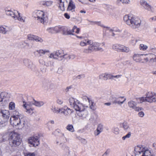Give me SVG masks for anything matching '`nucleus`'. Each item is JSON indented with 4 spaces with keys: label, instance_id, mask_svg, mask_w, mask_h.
I'll list each match as a JSON object with an SVG mask.
<instances>
[{
    "label": "nucleus",
    "instance_id": "aec40b11",
    "mask_svg": "<svg viewBox=\"0 0 156 156\" xmlns=\"http://www.w3.org/2000/svg\"><path fill=\"white\" fill-rule=\"evenodd\" d=\"M0 114L5 119L8 120L10 114L8 110H1L0 111Z\"/></svg>",
    "mask_w": 156,
    "mask_h": 156
},
{
    "label": "nucleus",
    "instance_id": "de8ad7c7",
    "mask_svg": "<svg viewBox=\"0 0 156 156\" xmlns=\"http://www.w3.org/2000/svg\"><path fill=\"white\" fill-rule=\"evenodd\" d=\"M131 135V133L130 132H129L127 135L122 137V140H125L126 138H129L130 137Z\"/></svg>",
    "mask_w": 156,
    "mask_h": 156
},
{
    "label": "nucleus",
    "instance_id": "5701e85b",
    "mask_svg": "<svg viewBox=\"0 0 156 156\" xmlns=\"http://www.w3.org/2000/svg\"><path fill=\"white\" fill-rule=\"evenodd\" d=\"M39 63L42 65H44L47 67L51 66V62L50 61H47L45 62L43 58H40L39 59Z\"/></svg>",
    "mask_w": 156,
    "mask_h": 156
},
{
    "label": "nucleus",
    "instance_id": "69168bd1",
    "mask_svg": "<svg viewBox=\"0 0 156 156\" xmlns=\"http://www.w3.org/2000/svg\"><path fill=\"white\" fill-rule=\"evenodd\" d=\"M57 102L58 104L59 105H61L63 103L61 99H58Z\"/></svg>",
    "mask_w": 156,
    "mask_h": 156
},
{
    "label": "nucleus",
    "instance_id": "a19ab883",
    "mask_svg": "<svg viewBox=\"0 0 156 156\" xmlns=\"http://www.w3.org/2000/svg\"><path fill=\"white\" fill-rule=\"evenodd\" d=\"M15 108V103L11 102H10L9 105V108L10 110H13Z\"/></svg>",
    "mask_w": 156,
    "mask_h": 156
},
{
    "label": "nucleus",
    "instance_id": "6e6552de",
    "mask_svg": "<svg viewBox=\"0 0 156 156\" xmlns=\"http://www.w3.org/2000/svg\"><path fill=\"white\" fill-rule=\"evenodd\" d=\"M69 103L71 105H73L75 110H80V108H82V104L80 103L79 101L76 99L70 98L69 100Z\"/></svg>",
    "mask_w": 156,
    "mask_h": 156
},
{
    "label": "nucleus",
    "instance_id": "dca6fc26",
    "mask_svg": "<svg viewBox=\"0 0 156 156\" xmlns=\"http://www.w3.org/2000/svg\"><path fill=\"white\" fill-rule=\"evenodd\" d=\"M76 6L74 2L72 0H70L67 9V11L69 12H75Z\"/></svg>",
    "mask_w": 156,
    "mask_h": 156
},
{
    "label": "nucleus",
    "instance_id": "72a5a7b5",
    "mask_svg": "<svg viewBox=\"0 0 156 156\" xmlns=\"http://www.w3.org/2000/svg\"><path fill=\"white\" fill-rule=\"evenodd\" d=\"M66 128L68 130L71 132H73L74 131L73 127L72 125H68L66 127Z\"/></svg>",
    "mask_w": 156,
    "mask_h": 156
},
{
    "label": "nucleus",
    "instance_id": "423d86ee",
    "mask_svg": "<svg viewBox=\"0 0 156 156\" xmlns=\"http://www.w3.org/2000/svg\"><path fill=\"white\" fill-rule=\"evenodd\" d=\"M64 53L62 50H57L52 53L50 54L49 58L57 59L59 61L63 60V56Z\"/></svg>",
    "mask_w": 156,
    "mask_h": 156
},
{
    "label": "nucleus",
    "instance_id": "cd10ccee",
    "mask_svg": "<svg viewBox=\"0 0 156 156\" xmlns=\"http://www.w3.org/2000/svg\"><path fill=\"white\" fill-rule=\"evenodd\" d=\"M122 44H114L112 46V48L114 50L120 52Z\"/></svg>",
    "mask_w": 156,
    "mask_h": 156
},
{
    "label": "nucleus",
    "instance_id": "412c9836",
    "mask_svg": "<svg viewBox=\"0 0 156 156\" xmlns=\"http://www.w3.org/2000/svg\"><path fill=\"white\" fill-rule=\"evenodd\" d=\"M112 76L111 74H102L99 75V79H103L104 80H106L108 79L110 80V79H112Z\"/></svg>",
    "mask_w": 156,
    "mask_h": 156
},
{
    "label": "nucleus",
    "instance_id": "864d4df0",
    "mask_svg": "<svg viewBox=\"0 0 156 156\" xmlns=\"http://www.w3.org/2000/svg\"><path fill=\"white\" fill-rule=\"evenodd\" d=\"M150 49L151 51L154 53H156V47H154L151 46L150 47Z\"/></svg>",
    "mask_w": 156,
    "mask_h": 156
},
{
    "label": "nucleus",
    "instance_id": "09e8293b",
    "mask_svg": "<svg viewBox=\"0 0 156 156\" xmlns=\"http://www.w3.org/2000/svg\"><path fill=\"white\" fill-rule=\"evenodd\" d=\"M69 55H68L66 54H64L63 56V60L64 59L69 60Z\"/></svg>",
    "mask_w": 156,
    "mask_h": 156
},
{
    "label": "nucleus",
    "instance_id": "f704fd0d",
    "mask_svg": "<svg viewBox=\"0 0 156 156\" xmlns=\"http://www.w3.org/2000/svg\"><path fill=\"white\" fill-rule=\"evenodd\" d=\"M71 30L72 34H73V33L74 32H75L76 33L78 34L80 31V29L79 28H77L76 26H74L73 27V29Z\"/></svg>",
    "mask_w": 156,
    "mask_h": 156
},
{
    "label": "nucleus",
    "instance_id": "9d476101",
    "mask_svg": "<svg viewBox=\"0 0 156 156\" xmlns=\"http://www.w3.org/2000/svg\"><path fill=\"white\" fill-rule=\"evenodd\" d=\"M22 118L11 117L10 119V123L13 126H19L20 124L21 119Z\"/></svg>",
    "mask_w": 156,
    "mask_h": 156
},
{
    "label": "nucleus",
    "instance_id": "7c9ffc66",
    "mask_svg": "<svg viewBox=\"0 0 156 156\" xmlns=\"http://www.w3.org/2000/svg\"><path fill=\"white\" fill-rule=\"evenodd\" d=\"M6 26H0V33L4 34H6L7 31L6 30Z\"/></svg>",
    "mask_w": 156,
    "mask_h": 156
},
{
    "label": "nucleus",
    "instance_id": "3c124183",
    "mask_svg": "<svg viewBox=\"0 0 156 156\" xmlns=\"http://www.w3.org/2000/svg\"><path fill=\"white\" fill-rule=\"evenodd\" d=\"M114 32H115L116 35L119 34L122 32V30L119 29H115Z\"/></svg>",
    "mask_w": 156,
    "mask_h": 156
},
{
    "label": "nucleus",
    "instance_id": "20e7f679",
    "mask_svg": "<svg viewBox=\"0 0 156 156\" xmlns=\"http://www.w3.org/2000/svg\"><path fill=\"white\" fill-rule=\"evenodd\" d=\"M146 97H141L139 98L138 100L140 101L139 103H142L144 102L147 101L151 103L156 101V94L154 93L149 92L146 94Z\"/></svg>",
    "mask_w": 156,
    "mask_h": 156
},
{
    "label": "nucleus",
    "instance_id": "0eeeda50",
    "mask_svg": "<svg viewBox=\"0 0 156 156\" xmlns=\"http://www.w3.org/2000/svg\"><path fill=\"white\" fill-rule=\"evenodd\" d=\"M34 17L37 18V20L41 23H44L45 21V17L44 12L41 10H36L33 13Z\"/></svg>",
    "mask_w": 156,
    "mask_h": 156
},
{
    "label": "nucleus",
    "instance_id": "393cba45",
    "mask_svg": "<svg viewBox=\"0 0 156 156\" xmlns=\"http://www.w3.org/2000/svg\"><path fill=\"white\" fill-rule=\"evenodd\" d=\"M131 50L128 47L122 45L120 52L128 53Z\"/></svg>",
    "mask_w": 156,
    "mask_h": 156
},
{
    "label": "nucleus",
    "instance_id": "8fccbe9b",
    "mask_svg": "<svg viewBox=\"0 0 156 156\" xmlns=\"http://www.w3.org/2000/svg\"><path fill=\"white\" fill-rule=\"evenodd\" d=\"M52 3V2L51 1H46L45 6L47 7L50 6Z\"/></svg>",
    "mask_w": 156,
    "mask_h": 156
},
{
    "label": "nucleus",
    "instance_id": "a878e982",
    "mask_svg": "<svg viewBox=\"0 0 156 156\" xmlns=\"http://www.w3.org/2000/svg\"><path fill=\"white\" fill-rule=\"evenodd\" d=\"M44 103L42 101H38L35 100H34L33 102H32V104L37 107H40L43 106Z\"/></svg>",
    "mask_w": 156,
    "mask_h": 156
},
{
    "label": "nucleus",
    "instance_id": "13d9d810",
    "mask_svg": "<svg viewBox=\"0 0 156 156\" xmlns=\"http://www.w3.org/2000/svg\"><path fill=\"white\" fill-rule=\"evenodd\" d=\"M85 75L84 74H81L79 75L76 76V78L78 79H80L81 78H84Z\"/></svg>",
    "mask_w": 156,
    "mask_h": 156
},
{
    "label": "nucleus",
    "instance_id": "6ab92c4d",
    "mask_svg": "<svg viewBox=\"0 0 156 156\" xmlns=\"http://www.w3.org/2000/svg\"><path fill=\"white\" fill-rule=\"evenodd\" d=\"M104 127L103 125L101 123L98 124L97 127L96 129L94 132V134L95 136H98L103 130Z\"/></svg>",
    "mask_w": 156,
    "mask_h": 156
},
{
    "label": "nucleus",
    "instance_id": "338daca9",
    "mask_svg": "<svg viewBox=\"0 0 156 156\" xmlns=\"http://www.w3.org/2000/svg\"><path fill=\"white\" fill-rule=\"evenodd\" d=\"M150 61L151 62H156V55L155 56V57L154 58H151Z\"/></svg>",
    "mask_w": 156,
    "mask_h": 156
},
{
    "label": "nucleus",
    "instance_id": "f03ea898",
    "mask_svg": "<svg viewBox=\"0 0 156 156\" xmlns=\"http://www.w3.org/2000/svg\"><path fill=\"white\" fill-rule=\"evenodd\" d=\"M124 20L130 27L134 29L138 28L140 26L141 22L140 19L134 17L132 14L125 15Z\"/></svg>",
    "mask_w": 156,
    "mask_h": 156
},
{
    "label": "nucleus",
    "instance_id": "a18cd8bd",
    "mask_svg": "<svg viewBox=\"0 0 156 156\" xmlns=\"http://www.w3.org/2000/svg\"><path fill=\"white\" fill-rule=\"evenodd\" d=\"M65 110V112H66V113L67 114V115L71 114L73 112V110L68 108H67Z\"/></svg>",
    "mask_w": 156,
    "mask_h": 156
},
{
    "label": "nucleus",
    "instance_id": "e2e57ef3",
    "mask_svg": "<svg viewBox=\"0 0 156 156\" xmlns=\"http://www.w3.org/2000/svg\"><path fill=\"white\" fill-rule=\"evenodd\" d=\"M149 20L151 21H154L156 20V16H154L153 17L150 18Z\"/></svg>",
    "mask_w": 156,
    "mask_h": 156
},
{
    "label": "nucleus",
    "instance_id": "0e129e2a",
    "mask_svg": "<svg viewBox=\"0 0 156 156\" xmlns=\"http://www.w3.org/2000/svg\"><path fill=\"white\" fill-rule=\"evenodd\" d=\"M64 16L67 19H69L70 18V16L69 14H68L67 13H65L64 14Z\"/></svg>",
    "mask_w": 156,
    "mask_h": 156
},
{
    "label": "nucleus",
    "instance_id": "a211bd4d",
    "mask_svg": "<svg viewBox=\"0 0 156 156\" xmlns=\"http://www.w3.org/2000/svg\"><path fill=\"white\" fill-rule=\"evenodd\" d=\"M59 2V8L62 11H64L65 9V6L67 5L68 2L66 0H58Z\"/></svg>",
    "mask_w": 156,
    "mask_h": 156
},
{
    "label": "nucleus",
    "instance_id": "c9c22d12",
    "mask_svg": "<svg viewBox=\"0 0 156 156\" xmlns=\"http://www.w3.org/2000/svg\"><path fill=\"white\" fill-rule=\"evenodd\" d=\"M141 146L140 145H138L135 147L134 150L136 153H139L140 154L141 152H143L141 150Z\"/></svg>",
    "mask_w": 156,
    "mask_h": 156
},
{
    "label": "nucleus",
    "instance_id": "ea45409f",
    "mask_svg": "<svg viewBox=\"0 0 156 156\" xmlns=\"http://www.w3.org/2000/svg\"><path fill=\"white\" fill-rule=\"evenodd\" d=\"M34 40L36 42L40 43H42L43 41V40L41 37L37 36H35Z\"/></svg>",
    "mask_w": 156,
    "mask_h": 156
},
{
    "label": "nucleus",
    "instance_id": "e433bc0d",
    "mask_svg": "<svg viewBox=\"0 0 156 156\" xmlns=\"http://www.w3.org/2000/svg\"><path fill=\"white\" fill-rule=\"evenodd\" d=\"M148 47L146 44H140L139 45V48L140 50L143 51L146 50L147 48Z\"/></svg>",
    "mask_w": 156,
    "mask_h": 156
},
{
    "label": "nucleus",
    "instance_id": "49530a36",
    "mask_svg": "<svg viewBox=\"0 0 156 156\" xmlns=\"http://www.w3.org/2000/svg\"><path fill=\"white\" fill-rule=\"evenodd\" d=\"M35 35H29L27 36V39L29 40H34Z\"/></svg>",
    "mask_w": 156,
    "mask_h": 156
},
{
    "label": "nucleus",
    "instance_id": "4c0bfd02",
    "mask_svg": "<svg viewBox=\"0 0 156 156\" xmlns=\"http://www.w3.org/2000/svg\"><path fill=\"white\" fill-rule=\"evenodd\" d=\"M111 75L112 76V79H110V80H114L115 81H116V80L115 79V78L118 79L119 77H120L122 76V75L121 74L114 76L111 74Z\"/></svg>",
    "mask_w": 156,
    "mask_h": 156
},
{
    "label": "nucleus",
    "instance_id": "6e6d98bb",
    "mask_svg": "<svg viewBox=\"0 0 156 156\" xmlns=\"http://www.w3.org/2000/svg\"><path fill=\"white\" fill-rule=\"evenodd\" d=\"M138 115L139 116L142 117L144 115V113L143 111H140L138 113Z\"/></svg>",
    "mask_w": 156,
    "mask_h": 156
},
{
    "label": "nucleus",
    "instance_id": "4d7b16f0",
    "mask_svg": "<svg viewBox=\"0 0 156 156\" xmlns=\"http://www.w3.org/2000/svg\"><path fill=\"white\" fill-rule=\"evenodd\" d=\"M68 29H66L65 30H64L63 31V34L65 35H68V32L69 31L68 30Z\"/></svg>",
    "mask_w": 156,
    "mask_h": 156
},
{
    "label": "nucleus",
    "instance_id": "2eb2a0df",
    "mask_svg": "<svg viewBox=\"0 0 156 156\" xmlns=\"http://www.w3.org/2000/svg\"><path fill=\"white\" fill-rule=\"evenodd\" d=\"M128 104L129 108L134 109L136 111L139 112L140 111L142 110L143 109L142 108H139V107H136V105H137L136 103L133 101H129L128 102Z\"/></svg>",
    "mask_w": 156,
    "mask_h": 156
},
{
    "label": "nucleus",
    "instance_id": "ddd939ff",
    "mask_svg": "<svg viewBox=\"0 0 156 156\" xmlns=\"http://www.w3.org/2000/svg\"><path fill=\"white\" fill-rule=\"evenodd\" d=\"M126 99V98H124L123 97L116 98L113 96L111 100L112 101L113 103L122 104L124 103Z\"/></svg>",
    "mask_w": 156,
    "mask_h": 156
},
{
    "label": "nucleus",
    "instance_id": "b1692460",
    "mask_svg": "<svg viewBox=\"0 0 156 156\" xmlns=\"http://www.w3.org/2000/svg\"><path fill=\"white\" fill-rule=\"evenodd\" d=\"M146 55L144 54H135L133 56V59L134 60L137 62H140L142 59L141 57L144 55Z\"/></svg>",
    "mask_w": 156,
    "mask_h": 156
},
{
    "label": "nucleus",
    "instance_id": "774afa93",
    "mask_svg": "<svg viewBox=\"0 0 156 156\" xmlns=\"http://www.w3.org/2000/svg\"><path fill=\"white\" fill-rule=\"evenodd\" d=\"M69 57V59H73L75 58V56L74 55H70Z\"/></svg>",
    "mask_w": 156,
    "mask_h": 156
},
{
    "label": "nucleus",
    "instance_id": "39448f33",
    "mask_svg": "<svg viewBox=\"0 0 156 156\" xmlns=\"http://www.w3.org/2000/svg\"><path fill=\"white\" fill-rule=\"evenodd\" d=\"M5 13L6 15L10 16L15 20L17 19L18 20L21 22H24L25 20L21 17L20 13L17 10H14L13 12L11 10H7L5 11Z\"/></svg>",
    "mask_w": 156,
    "mask_h": 156
},
{
    "label": "nucleus",
    "instance_id": "37998d69",
    "mask_svg": "<svg viewBox=\"0 0 156 156\" xmlns=\"http://www.w3.org/2000/svg\"><path fill=\"white\" fill-rule=\"evenodd\" d=\"M47 30L50 33L54 34L55 33V31L54 30V27H51L48 28L47 29Z\"/></svg>",
    "mask_w": 156,
    "mask_h": 156
},
{
    "label": "nucleus",
    "instance_id": "052dcab7",
    "mask_svg": "<svg viewBox=\"0 0 156 156\" xmlns=\"http://www.w3.org/2000/svg\"><path fill=\"white\" fill-rule=\"evenodd\" d=\"M63 72V70L62 68H59L58 69L57 73L59 74H61Z\"/></svg>",
    "mask_w": 156,
    "mask_h": 156
},
{
    "label": "nucleus",
    "instance_id": "79ce46f5",
    "mask_svg": "<svg viewBox=\"0 0 156 156\" xmlns=\"http://www.w3.org/2000/svg\"><path fill=\"white\" fill-rule=\"evenodd\" d=\"M54 28L55 33L59 32L60 31L61 28H62V30L63 29L62 27H61L60 26H56L54 27Z\"/></svg>",
    "mask_w": 156,
    "mask_h": 156
},
{
    "label": "nucleus",
    "instance_id": "c03bdc74",
    "mask_svg": "<svg viewBox=\"0 0 156 156\" xmlns=\"http://www.w3.org/2000/svg\"><path fill=\"white\" fill-rule=\"evenodd\" d=\"M112 132L115 134L119 133V129L117 127H114L112 129Z\"/></svg>",
    "mask_w": 156,
    "mask_h": 156
},
{
    "label": "nucleus",
    "instance_id": "2f4dec72",
    "mask_svg": "<svg viewBox=\"0 0 156 156\" xmlns=\"http://www.w3.org/2000/svg\"><path fill=\"white\" fill-rule=\"evenodd\" d=\"M51 111L54 113H58L60 112V109L57 108L56 109L55 106H52L51 108Z\"/></svg>",
    "mask_w": 156,
    "mask_h": 156
},
{
    "label": "nucleus",
    "instance_id": "bb28decb",
    "mask_svg": "<svg viewBox=\"0 0 156 156\" xmlns=\"http://www.w3.org/2000/svg\"><path fill=\"white\" fill-rule=\"evenodd\" d=\"M121 127L123 128L125 130H128L129 128L128 123L126 122L121 123L120 124Z\"/></svg>",
    "mask_w": 156,
    "mask_h": 156
},
{
    "label": "nucleus",
    "instance_id": "f3484780",
    "mask_svg": "<svg viewBox=\"0 0 156 156\" xmlns=\"http://www.w3.org/2000/svg\"><path fill=\"white\" fill-rule=\"evenodd\" d=\"M8 95V93L5 92H3L0 94V103L2 104L4 102V103L9 100V99L7 97Z\"/></svg>",
    "mask_w": 156,
    "mask_h": 156
},
{
    "label": "nucleus",
    "instance_id": "c756f323",
    "mask_svg": "<svg viewBox=\"0 0 156 156\" xmlns=\"http://www.w3.org/2000/svg\"><path fill=\"white\" fill-rule=\"evenodd\" d=\"M12 117H19V118H23V116L17 111H15L14 112L13 116Z\"/></svg>",
    "mask_w": 156,
    "mask_h": 156
},
{
    "label": "nucleus",
    "instance_id": "5fc2aeb1",
    "mask_svg": "<svg viewBox=\"0 0 156 156\" xmlns=\"http://www.w3.org/2000/svg\"><path fill=\"white\" fill-rule=\"evenodd\" d=\"M120 2L123 4H125V0H117L116 3L117 4H119Z\"/></svg>",
    "mask_w": 156,
    "mask_h": 156
},
{
    "label": "nucleus",
    "instance_id": "c85d7f7f",
    "mask_svg": "<svg viewBox=\"0 0 156 156\" xmlns=\"http://www.w3.org/2000/svg\"><path fill=\"white\" fill-rule=\"evenodd\" d=\"M23 107L26 110V112L29 114H32L33 113V109L31 108H29V106L26 104L23 105Z\"/></svg>",
    "mask_w": 156,
    "mask_h": 156
},
{
    "label": "nucleus",
    "instance_id": "f257e3e1",
    "mask_svg": "<svg viewBox=\"0 0 156 156\" xmlns=\"http://www.w3.org/2000/svg\"><path fill=\"white\" fill-rule=\"evenodd\" d=\"M105 43L103 42L100 43L98 42H94L93 40L85 39L80 42V45L82 47L89 45L87 48H84L83 50V53L86 54L91 53L93 51H103V49L101 46L104 45Z\"/></svg>",
    "mask_w": 156,
    "mask_h": 156
},
{
    "label": "nucleus",
    "instance_id": "bf43d9fd",
    "mask_svg": "<svg viewBox=\"0 0 156 156\" xmlns=\"http://www.w3.org/2000/svg\"><path fill=\"white\" fill-rule=\"evenodd\" d=\"M45 1H41L39 2V4L41 5L45 6Z\"/></svg>",
    "mask_w": 156,
    "mask_h": 156
},
{
    "label": "nucleus",
    "instance_id": "4be33fe9",
    "mask_svg": "<svg viewBox=\"0 0 156 156\" xmlns=\"http://www.w3.org/2000/svg\"><path fill=\"white\" fill-rule=\"evenodd\" d=\"M49 52V51L48 50L40 49L34 52V54L35 55L37 53L38 54H39V56H41Z\"/></svg>",
    "mask_w": 156,
    "mask_h": 156
},
{
    "label": "nucleus",
    "instance_id": "9b49d317",
    "mask_svg": "<svg viewBox=\"0 0 156 156\" xmlns=\"http://www.w3.org/2000/svg\"><path fill=\"white\" fill-rule=\"evenodd\" d=\"M141 5L146 10L153 12V8L151 5L149 4L147 2L144 0H141L140 2Z\"/></svg>",
    "mask_w": 156,
    "mask_h": 156
},
{
    "label": "nucleus",
    "instance_id": "1a4fd4ad",
    "mask_svg": "<svg viewBox=\"0 0 156 156\" xmlns=\"http://www.w3.org/2000/svg\"><path fill=\"white\" fill-rule=\"evenodd\" d=\"M28 142L34 147L37 146L40 144L39 136L35 135L29 137L28 139Z\"/></svg>",
    "mask_w": 156,
    "mask_h": 156
},
{
    "label": "nucleus",
    "instance_id": "680f3d73",
    "mask_svg": "<svg viewBox=\"0 0 156 156\" xmlns=\"http://www.w3.org/2000/svg\"><path fill=\"white\" fill-rule=\"evenodd\" d=\"M25 156H35L34 153H29L26 154Z\"/></svg>",
    "mask_w": 156,
    "mask_h": 156
},
{
    "label": "nucleus",
    "instance_id": "f8f14e48",
    "mask_svg": "<svg viewBox=\"0 0 156 156\" xmlns=\"http://www.w3.org/2000/svg\"><path fill=\"white\" fill-rule=\"evenodd\" d=\"M82 108H80V109L76 110L78 112L77 114L78 116L81 117L83 119L86 118L88 115L87 111L85 109L84 106L82 105Z\"/></svg>",
    "mask_w": 156,
    "mask_h": 156
},
{
    "label": "nucleus",
    "instance_id": "4468645a",
    "mask_svg": "<svg viewBox=\"0 0 156 156\" xmlns=\"http://www.w3.org/2000/svg\"><path fill=\"white\" fill-rule=\"evenodd\" d=\"M24 65L32 70H34L35 68V66L30 60L25 59L23 60Z\"/></svg>",
    "mask_w": 156,
    "mask_h": 156
},
{
    "label": "nucleus",
    "instance_id": "58836bf2",
    "mask_svg": "<svg viewBox=\"0 0 156 156\" xmlns=\"http://www.w3.org/2000/svg\"><path fill=\"white\" fill-rule=\"evenodd\" d=\"M151 153L150 151H146L144 152H143L142 156H154L153 155H151Z\"/></svg>",
    "mask_w": 156,
    "mask_h": 156
},
{
    "label": "nucleus",
    "instance_id": "473e14b6",
    "mask_svg": "<svg viewBox=\"0 0 156 156\" xmlns=\"http://www.w3.org/2000/svg\"><path fill=\"white\" fill-rule=\"evenodd\" d=\"M19 46L21 48H25L26 46L29 47V44L25 41H23L20 42L19 44Z\"/></svg>",
    "mask_w": 156,
    "mask_h": 156
},
{
    "label": "nucleus",
    "instance_id": "603ef678",
    "mask_svg": "<svg viewBox=\"0 0 156 156\" xmlns=\"http://www.w3.org/2000/svg\"><path fill=\"white\" fill-rule=\"evenodd\" d=\"M95 23H96V24H97L99 26H100L102 27H103L104 28H109L108 27H106L104 25H101V22L100 21H98V22L97 21V22H95Z\"/></svg>",
    "mask_w": 156,
    "mask_h": 156
},
{
    "label": "nucleus",
    "instance_id": "7ed1b4c3",
    "mask_svg": "<svg viewBox=\"0 0 156 156\" xmlns=\"http://www.w3.org/2000/svg\"><path fill=\"white\" fill-rule=\"evenodd\" d=\"M9 140V146L13 148H15L20 144V135L16 132L12 133Z\"/></svg>",
    "mask_w": 156,
    "mask_h": 156
}]
</instances>
